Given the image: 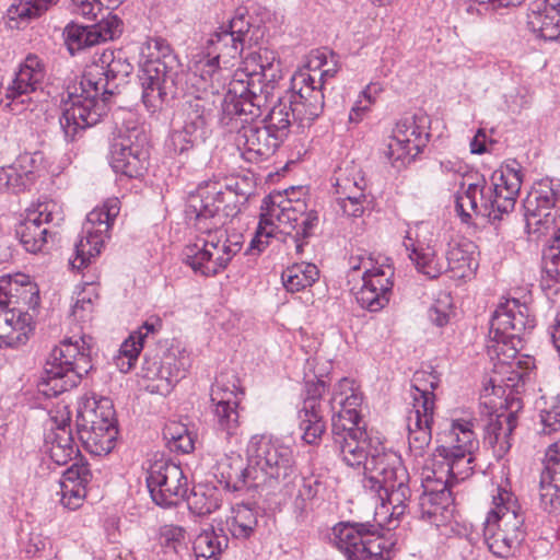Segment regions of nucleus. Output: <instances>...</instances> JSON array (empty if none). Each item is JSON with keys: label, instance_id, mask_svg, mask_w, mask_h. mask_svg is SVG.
Segmentation results:
<instances>
[{"label": "nucleus", "instance_id": "obj_1", "mask_svg": "<svg viewBox=\"0 0 560 560\" xmlns=\"http://www.w3.org/2000/svg\"><path fill=\"white\" fill-rule=\"evenodd\" d=\"M294 472L292 450L266 435H254L247 445V466L242 459H233L229 470L221 471L219 482L223 489L243 492L260 487H273Z\"/></svg>", "mask_w": 560, "mask_h": 560}, {"label": "nucleus", "instance_id": "obj_2", "mask_svg": "<svg viewBox=\"0 0 560 560\" xmlns=\"http://www.w3.org/2000/svg\"><path fill=\"white\" fill-rule=\"evenodd\" d=\"M148 49L149 58L141 66L139 74L141 97L145 108L156 113L177 94L179 65L163 38L149 40Z\"/></svg>", "mask_w": 560, "mask_h": 560}, {"label": "nucleus", "instance_id": "obj_3", "mask_svg": "<svg viewBox=\"0 0 560 560\" xmlns=\"http://www.w3.org/2000/svg\"><path fill=\"white\" fill-rule=\"evenodd\" d=\"M280 72L279 63L264 72H257L256 68L248 72L236 71L222 101L221 124L230 125L235 115L259 117Z\"/></svg>", "mask_w": 560, "mask_h": 560}, {"label": "nucleus", "instance_id": "obj_4", "mask_svg": "<svg viewBox=\"0 0 560 560\" xmlns=\"http://www.w3.org/2000/svg\"><path fill=\"white\" fill-rule=\"evenodd\" d=\"M493 502L495 508L485 521L483 538L493 556L508 558L526 537L525 516L505 490L499 489Z\"/></svg>", "mask_w": 560, "mask_h": 560}, {"label": "nucleus", "instance_id": "obj_5", "mask_svg": "<svg viewBox=\"0 0 560 560\" xmlns=\"http://www.w3.org/2000/svg\"><path fill=\"white\" fill-rule=\"evenodd\" d=\"M90 355L70 339L63 340L49 353L38 382L39 392L56 397L77 387L91 370Z\"/></svg>", "mask_w": 560, "mask_h": 560}, {"label": "nucleus", "instance_id": "obj_6", "mask_svg": "<svg viewBox=\"0 0 560 560\" xmlns=\"http://www.w3.org/2000/svg\"><path fill=\"white\" fill-rule=\"evenodd\" d=\"M535 326L536 319L525 303L517 299L506 300L497 307L491 317L489 351L494 352L502 362L504 359L500 358L501 354L504 358H514L522 348V336L532 331Z\"/></svg>", "mask_w": 560, "mask_h": 560}, {"label": "nucleus", "instance_id": "obj_7", "mask_svg": "<svg viewBox=\"0 0 560 560\" xmlns=\"http://www.w3.org/2000/svg\"><path fill=\"white\" fill-rule=\"evenodd\" d=\"M77 434L84 448L101 456L112 452L118 436L115 410L109 398L88 400L77 415Z\"/></svg>", "mask_w": 560, "mask_h": 560}, {"label": "nucleus", "instance_id": "obj_8", "mask_svg": "<svg viewBox=\"0 0 560 560\" xmlns=\"http://www.w3.org/2000/svg\"><path fill=\"white\" fill-rule=\"evenodd\" d=\"M369 477L363 478L365 490L377 495L384 504L393 506L392 515L399 517L405 513L406 501L410 497L407 485L408 472L397 454L375 456L368 467Z\"/></svg>", "mask_w": 560, "mask_h": 560}, {"label": "nucleus", "instance_id": "obj_9", "mask_svg": "<svg viewBox=\"0 0 560 560\" xmlns=\"http://www.w3.org/2000/svg\"><path fill=\"white\" fill-rule=\"evenodd\" d=\"M528 233L560 241V182L542 179L536 184L524 201Z\"/></svg>", "mask_w": 560, "mask_h": 560}, {"label": "nucleus", "instance_id": "obj_10", "mask_svg": "<svg viewBox=\"0 0 560 560\" xmlns=\"http://www.w3.org/2000/svg\"><path fill=\"white\" fill-rule=\"evenodd\" d=\"M68 91L67 100H62V112L59 117L60 128L66 141H73L80 131L95 126L107 114L109 100L96 94L92 88L81 85Z\"/></svg>", "mask_w": 560, "mask_h": 560}, {"label": "nucleus", "instance_id": "obj_11", "mask_svg": "<svg viewBox=\"0 0 560 560\" xmlns=\"http://www.w3.org/2000/svg\"><path fill=\"white\" fill-rule=\"evenodd\" d=\"M117 198L109 199L102 209L91 211L82 228V235L74 244V258L70 259L73 269L86 267L91 258L100 255L104 238L119 213Z\"/></svg>", "mask_w": 560, "mask_h": 560}, {"label": "nucleus", "instance_id": "obj_12", "mask_svg": "<svg viewBox=\"0 0 560 560\" xmlns=\"http://www.w3.org/2000/svg\"><path fill=\"white\" fill-rule=\"evenodd\" d=\"M145 481L152 501L163 508L177 505L188 492L183 469L168 458L152 462L147 469Z\"/></svg>", "mask_w": 560, "mask_h": 560}, {"label": "nucleus", "instance_id": "obj_13", "mask_svg": "<svg viewBox=\"0 0 560 560\" xmlns=\"http://www.w3.org/2000/svg\"><path fill=\"white\" fill-rule=\"evenodd\" d=\"M133 66L121 51H104L98 61L89 67L81 78V85L92 88L96 94L110 100L120 93V88L128 83Z\"/></svg>", "mask_w": 560, "mask_h": 560}, {"label": "nucleus", "instance_id": "obj_14", "mask_svg": "<svg viewBox=\"0 0 560 560\" xmlns=\"http://www.w3.org/2000/svg\"><path fill=\"white\" fill-rule=\"evenodd\" d=\"M62 221V211L55 201L39 202L34 209L27 210L26 218L16 225L15 234L27 252L37 253L47 243L48 236H56Z\"/></svg>", "mask_w": 560, "mask_h": 560}, {"label": "nucleus", "instance_id": "obj_15", "mask_svg": "<svg viewBox=\"0 0 560 560\" xmlns=\"http://www.w3.org/2000/svg\"><path fill=\"white\" fill-rule=\"evenodd\" d=\"M326 382L317 378L307 381L304 389L303 406L299 411L300 429L303 431L302 439L307 444H317L326 431L325 415L334 411L337 395L332 394L329 401L322 400L326 392Z\"/></svg>", "mask_w": 560, "mask_h": 560}, {"label": "nucleus", "instance_id": "obj_16", "mask_svg": "<svg viewBox=\"0 0 560 560\" xmlns=\"http://www.w3.org/2000/svg\"><path fill=\"white\" fill-rule=\"evenodd\" d=\"M238 383L235 375L230 378L221 374L211 386L210 400L214 423L228 436L234 435L240 427L238 405L244 389Z\"/></svg>", "mask_w": 560, "mask_h": 560}, {"label": "nucleus", "instance_id": "obj_17", "mask_svg": "<svg viewBox=\"0 0 560 560\" xmlns=\"http://www.w3.org/2000/svg\"><path fill=\"white\" fill-rule=\"evenodd\" d=\"M220 183L205 182L195 191L189 192L186 200V215L191 220L197 230L210 234L212 231L221 232L225 225L221 219Z\"/></svg>", "mask_w": 560, "mask_h": 560}, {"label": "nucleus", "instance_id": "obj_18", "mask_svg": "<svg viewBox=\"0 0 560 560\" xmlns=\"http://www.w3.org/2000/svg\"><path fill=\"white\" fill-rule=\"evenodd\" d=\"M429 121V117L420 113L401 118L396 124L394 135L385 152L393 165L407 156L415 159L423 150L430 138V133L427 131Z\"/></svg>", "mask_w": 560, "mask_h": 560}, {"label": "nucleus", "instance_id": "obj_19", "mask_svg": "<svg viewBox=\"0 0 560 560\" xmlns=\"http://www.w3.org/2000/svg\"><path fill=\"white\" fill-rule=\"evenodd\" d=\"M44 79V69L36 56L30 55L15 72L13 80L5 89V108L12 114L20 115L26 110H34L36 102L31 94L40 85Z\"/></svg>", "mask_w": 560, "mask_h": 560}, {"label": "nucleus", "instance_id": "obj_20", "mask_svg": "<svg viewBox=\"0 0 560 560\" xmlns=\"http://www.w3.org/2000/svg\"><path fill=\"white\" fill-rule=\"evenodd\" d=\"M254 120L246 115H235L230 125L222 126L233 130L241 122L236 141L244 147L243 156L248 162L258 163L273 155L281 143L262 122Z\"/></svg>", "mask_w": 560, "mask_h": 560}, {"label": "nucleus", "instance_id": "obj_21", "mask_svg": "<svg viewBox=\"0 0 560 560\" xmlns=\"http://www.w3.org/2000/svg\"><path fill=\"white\" fill-rule=\"evenodd\" d=\"M382 526L371 522H339L332 527L334 545L347 558L358 559V555L365 549H372V545L386 541L381 535Z\"/></svg>", "mask_w": 560, "mask_h": 560}, {"label": "nucleus", "instance_id": "obj_22", "mask_svg": "<svg viewBox=\"0 0 560 560\" xmlns=\"http://www.w3.org/2000/svg\"><path fill=\"white\" fill-rule=\"evenodd\" d=\"M490 4L492 9L520 5L524 0H474ZM527 26L537 37L545 40L560 38V0H536L529 7Z\"/></svg>", "mask_w": 560, "mask_h": 560}, {"label": "nucleus", "instance_id": "obj_23", "mask_svg": "<svg viewBox=\"0 0 560 560\" xmlns=\"http://www.w3.org/2000/svg\"><path fill=\"white\" fill-rule=\"evenodd\" d=\"M345 427L334 423V445L348 466L360 467L363 465L364 478L369 477L368 467L376 455L395 454L385 452L383 447H373L372 440L364 429H357L352 433H345Z\"/></svg>", "mask_w": 560, "mask_h": 560}, {"label": "nucleus", "instance_id": "obj_24", "mask_svg": "<svg viewBox=\"0 0 560 560\" xmlns=\"http://www.w3.org/2000/svg\"><path fill=\"white\" fill-rule=\"evenodd\" d=\"M144 143L145 136L136 133V130L117 139L110 147L109 163L113 171L129 178L141 176L149 158Z\"/></svg>", "mask_w": 560, "mask_h": 560}, {"label": "nucleus", "instance_id": "obj_25", "mask_svg": "<svg viewBox=\"0 0 560 560\" xmlns=\"http://www.w3.org/2000/svg\"><path fill=\"white\" fill-rule=\"evenodd\" d=\"M138 375L150 382L145 385L147 390L165 396L185 373L176 365L174 354L159 358L145 353Z\"/></svg>", "mask_w": 560, "mask_h": 560}, {"label": "nucleus", "instance_id": "obj_26", "mask_svg": "<svg viewBox=\"0 0 560 560\" xmlns=\"http://www.w3.org/2000/svg\"><path fill=\"white\" fill-rule=\"evenodd\" d=\"M540 505L551 514H560V440L546 452L545 470L539 488Z\"/></svg>", "mask_w": 560, "mask_h": 560}, {"label": "nucleus", "instance_id": "obj_27", "mask_svg": "<svg viewBox=\"0 0 560 560\" xmlns=\"http://www.w3.org/2000/svg\"><path fill=\"white\" fill-rule=\"evenodd\" d=\"M222 100H215L213 96L195 95L186 100L183 104V127L188 131L196 133L199 138H208V122L217 108V104L222 106ZM222 117V114L220 115ZM221 119V118H219ZM221 122V120H219ZM222 126V124H220Z\"/></svg>", "mask_w": 560, "mask_h": 560}, {"label": "nucleus", "instance_id": "obj_28", "mask_svg": "<svg viewBox=\"0 0 560 560\" xmlns=\"http://www.w3.org/2000/svg\"><path fill=\"white\" fill-rule=\"evenodd\" d=\"M276 218L281 228L280 233L284 234V238H288V232L295 233L299 225L300 218L290 214L288 207H279L272 201V207L268 213L260 215L254 238L250 241L249 249H257L261 252L269 244V238L273 236V222Z\"/></svg>", "mask_w": 560, "mask_h": 560}, {"label": "nucleus", "instance_id": "obj_29", "mask_svg": "<svg viewBox=\"0 0 560 560\" xmlns=\"http://www.w3.org/2000/svg\"><path fill=\"white\" fill-rule=\"evenodd\" d=\"M32 316L0 302V347H18L24 345L32 332Z\"/></svg>", "mask_w": 560, "mask_h": 560}, {"label": "nucleus", "instance_id": "obj_30", "mask_svg": "<svg viewBox=\"0 0 560 560\" xmlns=\"http://www.w3.org/2000/svg\"><path fill=\"white\" fill-rule=\"evenodd\" d=\"M183 260L195 271L202 276H215L224 270L225 260L219 257V242L203 241L199 244H189L183 250Z\"/></svg>", "mask_w": 560, "mask_h": 560}, {"label": "nucleus", "instance_id": "obj_31", "mask_svg": "<svg viewBox=\"0 0 560 560\" xmlns=\"http://www.w3.org/2000/svg\"><path fill=\"white\" fill-rule=\"evenodd\" d=\"M517 425L514 411L497 413L489 417L485 427V444L489 445L497 458H502L511 448L510 436Z\"/></svg>", "mask_w": 560, "mask_h": 560}, {"label": "nucleus", "instance_id": "obj_32", "mask_svg": "<svg viewBox=\"0 0 560 560\" xmlns=\"http://www.w3.org/2000/svg\"><path fill=\"white\" fill-rule=\"evenodd\" d=\"M245 45L241 39L235 38L231 33L219 27L206 45V57H211L213 61L220 62L224 68H231L235 61L242 56Z\"/></svg>", "mask_w": 560, "mask_h": 560}, {"label": "nucleus", "instance_id": "obj_33", "mask_svg": "<svg viewBox=\"0 0 560 560\" xmlns=\"http://www.w3.org/2000/svg\"><path fill=\"white\" fill-rule=\"evenodd\" d=\"M46 442L50 443V457L60 465H67L80 455L78 446L73 442L70 424L63 422L54 432L47 435Z\"/></svg>", "mask_w": 560, "mask_h": 560}, {"label": "nucleus", "instance_id": "obj_34", "mask_svg": "<svg viewBox=\"0 0 560 560\" xmlns=\"http://www.w3.org/2000/svg\"><path fill=\"white\" fill-rule=\"evenodd\" d=\"M404 245L407 250H410L409 258L419 272L434 279L444 271L443 266L436 260V250L433 245H424L420 241L415 243L409 234L406 235Z\"/></svg>", "mask_w": 560, "mask_h": 560}, {"label": "nucleus", "instance_id": "obj_35", "mask_svg": "<svg viewBox=\"0 0 560 560\" xmlns=\"http://www.w3.org/2000/svg\"><path fill=\"white\" fill-rule=\"evenodd\" d=\"M320 488L322 482L318 478L314 476L301 478L291 503L292 513L298 523H304L307 520Z\"/></svg>", "mask_w": 560, "mask_h": 560}, {"label": "nucleus", "instance_id": "obj_36", "mask_svg": "<svg viewBox=\"0 0 560 560\" xmlns=\"http://www.w3.org/2000/svg\"><path fill=\"white\" fill-rule=\"evenodd\" d=\"M475 245L469 241L451 242L447 245V268L456 276L465 278L470 276L478 267L475 257Z\"/></svg>", "mask_w": 560, "mask_h": 560}, {"label": "nucleus", "instance_id": "obj_37", "mask_svg": "<svg viewBox=\"0 0 560 560\" xmlns=\"http://www.w3.org/2000/svg\"><path fill=\"white\" fill-rule=\"evenodd\" d=\"M188 509L198 516H206L218 509L222 504L221 490L210 485H198L194 487L191 492L186 494Z\"/></svg>", "mask_w": 560, "mask_h": 560}, {"label": "nucleus", "instance_id": "obj_38", "mask_svg": "<svg viewBox=\"0 0 560 560\" xmlns=\"http://www.w3.org/2000/svg\"><path fill=\"white\" fill-rule=\"evenodd\" d=\"M24 154L20 158L18 163L0 170V189H5L13 194H19L26 189L33 182V172L31 170H20L26 162L34 163L35 156Z\"/></svg>", "mask_w": 560, "mask_h": 560}, {"label": "nucleus", "instance_id": "obj_39", "mask_svg": "<svg viewBox=\"0 0 560 560\" xmlns=\"http://www.w3.org/2000/svg\"><path fill=\"white\" fill-rule=\"evenodd\" d=\"M196 68L199 73L195 72L194 77L200 80V89H202L200 95L221 100L219 91L225 81L223 72L229 70V68H224L222 63L213 61L211 57L200 61Z\"/></svg>", "mask_w": 560, "mask_h": 560}, {"label": "nucleus", "instance_id": "obj_40", "mask_svg": "<svg viewBox=\"0 0 560 560\" xmlns=\"http://www.w3.org/2000/svg\"><path fill=\"white\" fill-rule=\"evenodd\" d=\"M460 196L464 197V201H468L471 211L476 215L488 218L490 222H494V206L493 201H491L489 187L483 176L470 183Z\"/></svg>", "mask_w": 560, "mask_h": 560}, {"label": "nucleus", "instance_id": "obj_41", "mask_svg": "<svg viewBox=\"0 0 560 560\" xmlns=\"http://www.w3.org/2000/svg\"><path fill=\"white\" fill-rule=\"evenodd\" d=\"M205 142L206 139L199 138L196 133L182 127V129L174 130L171 133L168 149L174 156H177L182 163H185L199 154Z\"/></svg>", "mask_w": 560, "mask_h": 560}, {"label": "nucleus", "instance_id": "obj_42", "mask_svg": "<svg viewBox=\"0 0 560 560\" xmlns=\"http://www.w3.org/2000/svg\"><path fill=\"white\" fill-rule=\"evenodd\" d=\"M233 515L228 521L231 535L236 539H246L254 533L258 523V510L250 503H240L233 508Z\"/></svg>", "mask_w": 560, "mask_h": 560}, {"label": "nucleus", "instance_id": "obj_43", "mask_svg": "<svg viewBox=\"0 0 560 560\" xmlns=\"http://www.w3.org/2000/svg\"><path fill=\"white\" fill-rule=\"evenodd\" d=\"M292 121V113L287 106V100L284 98H280L278 104L273 105L270 109L269 114L260 120L281 144L290 135Z\"/></svg>", "mask_w": 560, "mask_h": 560}, {"label": "nucleus", "instance_id": "obj_44", "mask_svg": "<svg viewBox=\"0 0 560 560\" xmlns=\"http://www.w3.org/2000/svg\"><path fill=\"white\" fill-rule=\"evenodd\" d=\"M318 275L319 270L313 264H294L282 272L281 279L288 291L299 292L311 287Z\"/></svg>", "mask_w": 560, "mask_h": 560}, {"label": "nucleus", "instance_id": "obj_45", "mask_svg": "<svg viewBox=\"0 0 560 560\" xmlns=\"http://www.w3.org/2000/svg\"><path fill=\"white\" fill-rule=\"evenodd\" d=\"M453 501L448 481H438L434 487L424 486V492L420 498V506L428 517L436 515Z\"/></svg>", "mask_w": 560, "mask_h": 560}, {"label": "nucleus", "instance_id": "obj_46", "mask_svg": "<svg viewBox=\"0 0 560 560\" xmlns=\"http://www.w3.org/2000/svg\"><path fill=\"white\" fill-rule=\"evenodd\" d=\"M228 542L225 535H219L213 529L205 530L195 538L192 549L197 560H218Z\"/></svg>", "mask_w": 560, "mask_h": 560}, {"label": "nucleus", "instance_id": "obj_47", "mask_svg": "<svg viewBox=\"0 0 560 560\" xmlns=\"http://www.w3.org/2000/svg\"><path fill=\"white\" fill-rule=\"evenodd\" d=\"M450 447L458 454L469 455L478 447V441L469 421H453L448 432Z\"/></svg>", "mask_w": 560, "mask_h": 560}, {"label": "nucleus", "instance_id": "obj_48", "mask_svg": "<svg viewBox=\"0 0 560 560\" xmlns=\"http://www.w3.org/2000/svg\"><path fill=\"white\" fill-rule=\"evenodd\" d=\"M62 36L67 49L72 56L78 51L97 45V35H94L92 25L71 22L63 28Z\"/></svg>", "mask_w": 560, "mask_h": 560}, {"label": "nucleus", "instance_id": "obj_49", "mask_svg": "<svg viewBox=\"0 0 560 560\" xmlns=\"http://www.w3.org/2000/svg\"><path fill=\"white\" fill-rule=\"evenodd\" d=\"M434 457H441L446 462L447 472L454 478L465 479L474 470L471 466L475 459L472 454L462 456L458 452H453L446 445H439L435 448Z\"/></svg>", "mask_w": 560, "mask_h": 560}, {"label": "nucleus", "instance_id": "obj_50", "mask_svg": "<svg viewBox=\"0 0 560 560\" xmlns=\"http://www.w3.org/2000/svg\"><path fill=\"white\" fill-rule=\"evenodd\" d=\"M319 222L318 213L316 210H308L302 218H300L299 225L295 233L288 232V238L283 242L291 246L293 245L296 254L303 253V246L307 244V240L314 235V230Z\"/></svg>", "mask_w": 560, "mask_h": 560}, {"label": "nucleus", "instance_id": "obj_51", "mask_svg": "<svg viewBox=\"0 0 560 560\" xmlns=\"http://www.w3.org/2000/svg\"><path fill=\"white\" fill-rule=\"evenodd\" d=\"M544 289L558 291L560 285V246L551 245L542 253V278Z\"/></svg>", "mask_w": 560, "mask_h": 560}, {"label": "nucleus", "instance_id": "obj_52", "mask_svg": "<svg viewBox=\"0 0 560 560\" xmlns=\"http://www.w3.org/2000/svg\"><path fill=\"white\" fill-rule=\"evenodd\" d=\"M287 106L292 113V118L301 127L311 126L315 119H317L324 109V104H315L303 100H295L288 97Z\"/></svg>", "mask_w": 560, "mask_h": 560}, {"label": "nucleus", "instance_id": "obj_53", "mask_svg": "<svg viewBox=\"0 0 560 560\" xmlns=\"http://www.w3.org/2000/svg\"><path fill=\"white\" fill-rule=\"evenodd\" d=\"M431 424L424 423L419 418L412 420V417H408V443L409 447L416 455H422L425 447L431 442Z\"/></svg>", "mask_w": 560, "mask_h": 560}, {"label": "nucleus", "instance_id": "obj_54", "mask_svg": "<svg viewBox=\"0 0 560 560\" xmlns=\"http://www.w3.org/2000/svg\"><path fill=\"white\" fill-rule=\"evenodd\" d=\"M412 388L418 393L413 397V410L410 412L409 417H412V420H417L419 418L422 422L432 423L433 422V410H434V393L428 390L427 387H420L417 383L412 385Z\"/></svg>", "mask_w": 560, "mask_h": 560}, {"label": "nucleus", "instance_id": "obj_55", "mask_svg": "<svg viewBox=\"0 0 560 560\" xmlns=\"http://www.w3.org/2000/svg\"><path fill=\"white\" fill-rule=\"evenodd\" d=\"M252 27V16L248 14L247 9L238 8L234 16L229 21L228 26H224V30L231 33L235 38L241 39L245 45L253 39V37L249 36Z\"/></svg>", "mask_w": 560, "mask_h": 560}, {"label": "nucleus", "instance_id": "obj_56", "mask_svg": "<svg viewBox=\"0 0 560 560\" xmlns=\"http://www.w3.org/2000/svg\"><path fill=\"white\" fill-rule=\"evenodd\" d=\"M355 299L361 307L370 312H378L389 302V298H386L384 294V289L378 288L376 292L375 288L370 289L364 284H362L361 289L355 293Z\"/></svg>", "mask_w": 560, "mask_h": 560}, {"label": "nucleus", "instance_id": "obj_57", "mask_svg": "<svg viewBox=\"0 0 560 560\" xmlns=\"http://www.w3.org/2000/svg\"><path fill=\"white\" fill-rule=\"evenodd\" d=\"M220 208H221V219L225 220V224L230 219L236 217L241 211V197L240 195L232 188L231 185H226L223 187L220 184Z\"/></svg>", "mask_w": 560, "mask_h": 560}, {"label": "nucleus", "instance_id": "obj_58", "mask_svg": "<svg viewBox=\"0 0 560 560\" xmlns=\"http://www.w3.org/2000/svg\"><path fill=\"white\" fill-rule=\"evenodd\" d=\"M46 11V7L35 3L31 0L21 1L18 4H11L8 9V18L10 21L28 22L40 16Z\"/></svg>", "mask_w": 560, "mask_h": 560}, {"label": "nucleus", "instance_id": "obj_59", "mask_svg": "<svg viewBox=\"0 0 560 560\" xmlns=\"http://www.w3.org/2000/svg\"><path fill=\"white\" fill-rule=\"evenodd\" d=\"M393 272L389 267L387 271L383 268L366 269L363 273L362 281L368 288H375L376 292L378 288L384 289L385 296L389 298L393 288V282L390 281Z\"/></svg>", "mask_w": 560, "mask_h": 560}, {"label": "nucleus", "instance_id": "obj_60", "mask_svg": "<svg viewBox=\"0 0 560 560\" xmlns=\"http://www.w3.org/2000/svg\"><path fill=\"white\" fill-rule=\"evenodd\" d=\"M94 35H97V45L113 40L122 33V21L117 15H108L106 19L92 24Z\"/></svg>", "mask_w": 560, "mask_h": 560}, {"label": "nucleus", "instance_id": "obj_61", "mask_svg": "<svg viewBox=\"0 0 560 560\" xmlns=\"http://www.w3.org/2000/svg\"><path fill=\"white\" fill-rule=\"evenodd\" d=\"M353 186L357 188V191L338 198L337 202L345 214L358 218L364 211L363 203L366 201V196L363 192V187L358 182H354Z\"/></svg>", "mask_w": 560, "mask_h": 560}, {"label": "nucleus", "instance_id": "obj_62", "mask_svg": "<svg viewBox=\"0 0 560 560\" xmlns=\"http://www.w3.org/2000/svg\"><path fill=\"white\" fill-rule=\"evenodd\" d=\"M492 188H502L503 190H510V195H518L522 186L521 171L508 167L505 172L495 171L492 174Z\"/></svg>", "mask_w": 560, "mask_h": 560}, {"label": "nucleus", "instance_id": "obj_63", "mask_svg": "<svg viewBox=\"0 0 560 560\" xmlns=\"http://www.w3.org/2000/svg\"><path fill=\"white\" fill-rule=\"evenodd\" d=\"M489 191L494 206L493 221H499L503 214H508L514 209L517 195H510V190L502 188L489 187Z\"/></svg>", "mask_w": 560, "mask_h": 560}, {"label": "nucleus", "instance_id": "obj_64", "mask_svg": "<svg viewBox=\"0 0 560 560\" xmlns=\"http://www.w3.org/2000/svg\"><path fill=\"white\" fill-rule=\"evenodd\" d=\"M337 395L335 405L338 404L339 410H349L358 412L357 407L361 405L362 398L355 394L348 378H342L338 384V389L334 392Z\"/></svg>", "mask_w": 560, "mask_h": 560}]
</instances>
